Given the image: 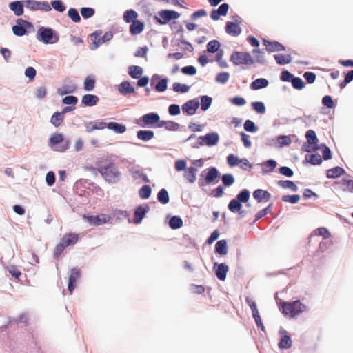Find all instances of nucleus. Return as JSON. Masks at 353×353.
<instances>
[{
	"label": "nucleus",
	"instance_id": "f257e3e1",
	"mask_svg": "<svg viewBox=\"0 0 353 353\" xmlns=\"http://www.w3.org/2000/svg\"><path fill=\"white\" fill-rule=\"evenodd\" d=\"M97 167L103 179L108 183H114L119 181L121 173L110 159L108 158L101 159L97 162Z\"/></svg>",
	"mask_w": 353,
	"mask_h": 353
},
{
	"label": "nucleus",
	"instance_id": "f03ea898",
	"mask_svg": "<svg viewBox=\"0 0 353 353\" xmlns=\"http://www.w3.org/2000/svg\"><path fill=\"white\" fill-rule=\"evenodd\" d=\"M279 309L284 315L292 318L305 312L307 307L300 301H294L292 302H281Z\"/></svg>",
	"mask_w": 353,
	"mask_h": 353
},
{
	"label": "nucleus",
	"instance_id": "7ed1b4c3",
	"mask_svg": "<svg viewBox=\"0 0 353 353\" xmlns=\"http://www.w3.org/2000/svg\"><path fill=\"white\" fill-rule=\"evenodd\" d=\"M249 199L250 192L245 189L236 196V199H233L230 201L228 209L233 213L238 212L241 216H243L244 211L241 210V203H246Z\"/></svg>",
	"mask_w": 353,
	"mask_h": 353
},
{
	"label": "nucleus",
	"instance_id": "20e7f679",
	"mask_svg": "<svg viewBox=\"0 0 353 353\" xmlns=\"http://www.w3.org/2000/svg\"><path fill=\"white\" fill-rule=\"evenodd\" d=\"M37 39L46 44L55 43L59 41V37L54 34L52 29L43 27L38 30Z\"/></svg>",
	"mask_w": 353,
	"mask_h": 353
},
{
	"label": "nucleus",
	"instance_id": "39448f33",
	"mask_svg": "<svg viewBox=\"0 0 353 353\" xmlns=\"http://www.w3.org/2000/svg\"><path fill=\"white\" fill-rule=\"evenodd\" d=\"M230 61L236 65L252 64L254 60L248 52H234L230 56Z\"/></svg>",
	"mask_w": 353,
	"mask_h": 353
},
{
	"label": "nucleus",
	"instance_id": "423d86ee",
	"mask_svg": "<svg viewBox=\"0 0 353 353\" xmlns=\"http://www.w3.org/2000/svg\"><path fill=\"white\" fill-rule=\"evenodd\" d=\"M112 37V33L110 32H105L103 35H102L101 31L94 32L90 35V39L93 44V47L91 48L92 50L97 49L101 44L111 40Z\"/></svg>",
	"mask_w": 353,
	"mask_h": 353
},
{
	"label": "nucleus",
	"instance_id": "0eeeda50",
	"mask_svg": "<svg viewBox=\"0 0 353 353\" xmlns=\"http://www.w3.org/2000/svg\"><path fill=\"white\" fill-rule=\"evenodd\" d=\"M83 219H85L91 225L99 226L108 223L111 220V216L106 214H101L97 216L84 214Z\"/></svg>",
	"mask_w": 353,
	"mask_h": 353
},
{
	"label": "nucleus",
	"instance_id": "6e6552de",
	"mask_svg": "<svg viewBox=\"0 0 353 353\" xmlns=\"http://www.w3.org/2000/svg\"><path fill=\"white\" fill-rule=\"evenodd\" d=\"M180 14L174 10H165L159 12L157 21L160 24H165L172 19H176Z\"/></svg>",
	"mask_w": 353,
	"mask_h": 353
},
{
	"label": "nucleus",
	"instance_id": "1a4fd4ad",
	"mask_svg": "<svg viewBox=\"0 0 353 353\" xmlns=\"http://www.w3.org/2000/svg\"><path fill=\"white\" fill-rule=\"evenodd\" d=\"M219 140V134L216 132L208 133L205 136H201L198 138L199 145H208L212 146L217 144Z\"/></svg>",
	"mask_w": 353,
	"mask_h": 353
},
{
	"label": "nucleus",
	"instance_id": "9d476101",
	"mask_svg": "<svg viewBox=\"0 0 353 353\" xmlns=\"http://www.w3.org/2000/svg\"><path fill=\"white\" fill-rule=\"evenodd\" d=\"M81 272L80 270L74 268L70 271V274L68 279V288L70 294L74 290L77 286V282L80 279Z\"/></svg>",
	"mask_w": 353,
	"mask_h": 353
},
{
	"label": "nucleus",
	"instance_id": "9b49d317",
	"mask_svg": "<svg viewBox=\"0 0 353 353\" xmlns=\"http://www.w3.org/2000/svg\"><path fill=\"white\" fill-rule=\"evenodd\" d=\"M305 137L307 141V152H312L318 150L319 148L316 145L318 139L314 130H310L306 132Z\"/></svg>",
	"mask_w": 353,
	"mask_h": 353
},
{
	"label": "nucleus",
	"instance_id": "f8f14e48",
	"mask_svg": "<svg viewBox=\"0 0 353 353\" xmlns=\"http://www.w3.org/2000/svg\"><path fill=\"white\" fill-rule=\"evenodd\" d=\"M199 107V102L197 99L189 100L182 105V110L188 115H193Z\"/></svg>",
	"mask_w": 353,
	"mask_h": 353
},
{
	"label": "nucleus",
	"instance_id": "ddd939ff",
	"mask_svg": "<svg viewBox=\"0 0 353 353\" xmlns=\"http://www.w3.org/2000/svg\"><path fill=\"white\" fill-rule=\"evenodd\" d=\"M219 177V171L214 168H210L208 170L207 174L205 175V179L203 181H200V186H203L206 185L211 184L214 182L215 179Z\"/></svg>",
	"mask_w": 353,
	"mask_h": 353
},
{
	"label": "nucleus",
	"instance_id": "4468645a",
	"mask_svg": "<svg viewBox=\"0 0 353 353\" xmlns=\"http://www.w3.org/2000/svg\"><path fill=\"white\" fill-rule=\"evenodd\" d=\"M63 136L61 134L56 133L52 134L49 139V145L51 148H52L55 151L63 152L65 150L66 148L62 147L61 149H59L57 147L58 143L63 142Z\"/></svg>",
	"mask_w": 353,
	"mask_h": 353
},
{
	"label": "nucleus",
	"instance_id": "2eb2a0df",
	"mask_svg": "<svg viewBox=\"0 0 353 353\" xmlns=\"http://www.w3.org/2000/svg\"><path fill=\"white\" fill-rule=\"evenodd\" d=\"M263 45L268 52H279L285 50V47L283 44L278 41H269L266 39L263 40Z\"/></svg>",
	"mask_w": 353,
	"mask_h": 353
},
{
	"label": "nucleus",
	"instance_id": "dca6fc26",
	"mask_svg": "<svg viewBox=\"0 0 353 353\" xmlns=\"http://www.w3.org/2000/svg\"><path fill=\"white\" fill-rule=\"evenodd\" d=\"M117 90L122 95H128L135 92L134 88L128 81H123L117 85Z\"/></svg>",
	"mask_w": 353,
	"mask_h": 353
},
{
	"label": "nucleus",
	"instance_id": "f3484780",
	"mask_svg": "<svg viewBox=\"0 0 353 353\" xmlns=\"http://www.w3.org/2000/svg\"><path fill=\"white\" fill-rule=\"evenodd\" d=\"M229 6L228 3L221 4L217 10H213L211 12V18L216 21L219 19L220 16H225L228 13Z\"/></svg>",
	"mask_w": 353,
	"mask_h": 353
},
{
	"label": "nucleus",
	"instance_id": "a211bd4d",
	"mask_svg": "<svg viewBox=\"0 0 353 353\" xmlns=\"http://www.w3.org/2000/svg\"><path fill=\"white\" fill-rule=\"evenodd\" d=\"M225 31L228 34L236 37L241 32V28L238 23L228 21L226 23Z\"/></svg>",
	"mask_w": 353,
	"mask_h": 353
},
{
	"label": "nucleus",
	"instance_id": "6ab92c4d",
	"mask_svg": "<svg viewBox=\"0 0 353 353\" xmlns=\"http://www.w3.org/2000/svg\"><path fill=\"white\" fill-rule=\"evenodd\" d=\"M142 121L144 123L145 125H151L154 123H157L160 121V117L157 113L151 112L144 114L141 117Z\"/></svg>",
	"mask_w": 353,
	"mask_h": 353
},
{
	"label": "nucleus",
	"instance_id": "aec40b11",
	"mask_svg": "<svg viewBox=\"0 0 353 353\" xmlns=\"http://www.w3.org/2000/svg\"><path fill=\"white\" fill-rule=\"evenodd\" d=\"M254 198L258 201V203H261L263 201H268L270 198V194L266 191L261 189H258L253 192Z\"/></svg>",
	"mask_w": 353,
	"mask_h": 353
},
{
	"label": "nucleus",
	"instance_id": "412c9836",
	"mask_svg": "<svg viewBox=\"0 0 353 353\" xmlns=\"http://www.w3.org/2000/svg\"><path fill=\"white\" fill-rule=\"evenodd\" d=\"M17 23L18 25L14 26L12 27L13 33L17 36H23L26 34V30L21 26L22 23L30 24L29 22L22 19H18L17 20Z\"/></svg>",
	"mask_w": 353,
	"mask_h": 353
},
{
	"label": "nucleus",
	"instance_id": "4be33fe9",
	"mask_svg": "<svg viewBox=\"0 0 353 353\" xmlns=\"http://www.w3.org/2000/svg\"><path fill=\"white\" fill-rule=\"evenodd\" d=\"M24 2L15 1L10 3L9 8L16 16H21L23 14Z\"/></svg>",
	"mask_w": 353,
	"mask_h": 353
},
{
	"label": "nucleus",
	"instance_id": "5701e85b",
	"mask_svg": "<svg viewBox=\"0 0 353 353\" xmlns=\"http://www.w3.org/2000/svg\"><path fill=\"white\" fill-rule=\"evenodd\" d=\"M79 239V235L74 233H68L63 236L61 241L66 246L68 247L74 245Z\"/></svg>",
	"mask_w": 353,
	"mask_h": 353
},
{
	"label": "nucleus",
	"instance_id": "b1692460",
	"mask_svg": "<svg viewBox=\"0 0 353 353\" xmlns=\"http://www.w3.org/2000/svg\"><path fill=\"white\" fill-rule=\"evenodd\" d=\"M157 126L158 128H164L166 130L173 131L177 130L179 128V123L171 121H159Z\"/></svg>",
	"mask_w": 353,
	"mask_h": 353
},
{
	"label": "nucleus",
	"instance_id": "393cba45",
	"mask_svg": "<svg viewBox=\"0 0 353 353\" xmlns=\"http://www.w3.org/2000/svg\"><path fill=\"white\" fill-rule=\"evenodd\" d=\"M81 101L86 106H93L99 101V97L97 95L87 94L82 97Z\"/></svg>",
	"mask_w": 353,
	"mask_h": 353
},
{
	"label": "nucleus",
	"instance_id": "a878e982",
	"mask_svg": "<svg viewBox=\"0 0 353 353\" xmlns=\"http://www.w3.org/2000/svg\"><path fill=\"white\" fill-rule=\"evenodd\" d=\"M228 270L229 268L226 264L221 263L218 265L216 270V275L217 278L221 281H225Z\"/></svg>",
	"mask_w": 353,
	"mask_h": 353
},
{
	"label": "nucleus",
	"instance_id": "bb28decb",
	"mask_svg": "<svg viewBox=\"0 0 353 353\" xmlns=\"http://www.w3.org/2000/svg\"><path fill=\"white\" fill-rule=\"evenodd\" d=\"M144 28V24L140 21H134L130 26V32L132 35L141 33Z\"/></svg>",
	"mask_w": 353,
	"mask_h": 353
},
{
	"label": "nucleus",
	"instance_id": "cd10ccee",
	"mask_svg": "<svg viewBox=\"0 0 353 353\" xmlns=\"http://www.w3.org/2000/svg\"><path fill=\"white\" fill-rule=\"evenodd\" d=\"M345 173L343 168L336 166L327 170V178H337Z\"/></svg>",
	"mask_w": 353,
	"mask_h": 353
},
{
	"label": "nucleus",
	"instance_id": "c85d7f7f",
	"mask_svg": "<svg viewBox=\"0 0 353 353\" xmlns=\"http://www.w3.org/2000/svg\"><path fill=\"white\" fill-rule=\"evenodd\" d=\"M274 58L279 65H285L288 64L292 61V57L290 54H274Z\"/></svg>",
	"mask_w": 353,
	"mask_h": 353
},
{
	"label": "nucleus",
	"instance_id": "c756f323",
	"mask_svg": "<svg viewBox=\"0 0 353 353\" xmlns=\"http://www.w3.org/2000/svg\"><path fill=\"white\" fill-rule=\"evenodd\" d=\"M154 134L151 130H139L137 132V138L144 141H148L153 139Z\"/></svg>",
	"mask_w": 353,
	"mask_h": 353
},
{
	"label": "nucleus",
	"instance_id": "7c9ffc66",
	"mask_svg": "<svg viewBox=\"0 0 353 353\" xmlns=\"http://www.w3.org/2000/svg\"><path fill=\"white\" fill-rule=\"evenodd\" d=\"M128 74L133 79H139L143 74V69L140 66L132 65L128 68Z\"/></svg>",
	"mask_w": 353,
	"mask_h": 353
},
{
	"label": "nucleus",
	"instance_id": "2f4dec72",
	"mask_svg": "<svg viewBox=\"0 0 353 353\" xmlns=\"http://www.w3.org/2000/svg\"><path fill=\"white\" fill-rule=\"evenodd\" d=\"M227 242L225 240H220L215 245L216 252L220 255H225L228 252Z\"/></svg>",
	"mask_w": 353,
	"mask_h": 353
},
{
	"label": "nucleus",
	"instance_id": "473e14b6",
	"mask_svg": "<svg viewBox=\"0 0 353 353\" xmlns=\"http://www.w3.org/2000/svg\"><path fill=\"white\" fill-rule=\"evenodd\" d=\"M145 212L146 210L143 207L139 206L137 208L134 214V222L135 223H139L144 217Z\"/></svg>",
	"mask_w": 353,
	"mask_h": 353
},
{
	"label": "nucleus",
	"instance_id": "72a5a7b5",
	"mask_svg": "<svg viewBox=\"0 0 353 353\" xmlns=\"http://www.w3.org/2000/svg\"><path fill=\"white\" fill-rule=\"evenodd\" d=\"M268 85V81L267 79L260 78V79H257L254 80L251 83V88L253 90H259V89L264 88L267 87Z\"/></svg>",
	"mask_w": 353,
	"mask_h": 353
},
{
	"label": "nucleus",
	"instance_id": "f704fd0d",
	"mask_svg": "<svg viewBox=\"0 0 353 353\" xmlns=\"http://www.w3.org/2000/svg\"><path fill=\"white\" fill-rule=\"evenodd\" d=\"M292 341L290 336L284 335L279 343V347L280 349H289L291 347Z\"/></svg>",
	"mask_w": 353,
	"mask_h": 353
},
{
	"label": "nucleus",
	"instance_id": "c9c22d12",
	"mask_svg": "<svg viewBox=\"0 0 353 353\" xmlns=\"http://www.w3.org/2000/svg\"><path fill=\"white\" fill-rule=\"evenodd\" d=\"M63 119L64 116L61 112H57L52 114L50 122L54 126L59 127L63 121Z\"/></svg>",
	"mask_w": 353,
	"mask_h": 353
},
{
	"label": "nucleus",
	"instance_id": "e433bc0d",
	"mask_svg": "<svg viewBox=\"0 0 353 353\" xmlns=\"http://www.w3.org/2000/svg\"><path fill=\"white\" fill-rule=\"evenodd\" d=\"M278 185L283 188H289L294 192H296L298 189L296 185L292 181L289 180H279Z\"/></svg>",
	"mask_w": 353,
	"mask_h": 353
},
{
	"label": "nucleus",
	"instance_id": "4c0bfd02",
	"mask_svg": "<svg viewBox=\"0 0 353 353\" xmlns=\"http://www.w3.org/2000/svg\"><path fill=\"white\" fill-rule=\"evenodd\" d=\"M196 168L194 167H190L187 169L184 174L185 178L190 182L193 183L196 180Z\"/></svg>",
	"mask_w": 353,
	"mask_h": 353
},
{
	"label": "nucleus",
	"instance_id": "58836bf2",
	"mask_svg": "<svg viewBox=\"0 0 353 353\" xmlns=\"http://www.w3.org/2000/svg\"><path fill=\"white\" fill-rule=\"evenodd\" d=\"M108 128L112 130L117 133H123L126 131L125 125L117 123L116 122H110L108 123Z\"/></svg>",
	"mask_w": 353,
	"mask_h": 353
},
{
	"label": "nucleus",
	"instance_id": "ea45409f",
	"mask_svg": "<svg viewBox=\"0 0 353 353\" xmlns=\"http://www.w3.org/2000/svg\"><path fill=\"white\" fill-rule=\"evenodd\" d=\"M305 159L312 165H319L322 162V158L319 154H307Z\"/></svg>",
	"mask_w": 353,
	"mask_h": 353
},
{
	"label": "nucleus",
	"instance_id": "a19ab883",
	"mask_svg": "<svg viewBox=\"0 0 353 353\" xmlns=\"http://www.w3.org/2000/svg\"><path fill=\"white\" fill-rule=\"evenodd\" d=\"M158 201L162 204H166L169 202L170 198L168 192L165 189H161L157 194Z\"/></svg>",
	"mask_w": 353,
	"mask_h": 353
},
{
	"label": "nucleus",
	"instance_id": "79ce46f5",
	"mask_svg": "<svg viewBox=\"0 0 353 353\" xmlns=\"http://www.w3.org/2000/svg\"><path fill=\"white\" fill-rule=\"evenodd\" d=\"M169 225L172 229H179L183 225V221L179 216H175L170 219Z\"/></svg>",
	"mask_w": 353,
	"mask_h": 353
},
{
	"label": "nucleus",
	"instance_id": "37998d69",
	"mask_svg": "<svg viewBox=\"0 0 353 353\" xmlns=\"http://www.w3.org/2000/svg\"><path fill=\"white\" fill-rule=\"evenodd\" d=\"M137 13L133 10H129L124 12L123 19L127 23L133 22L137 17Z\"/></svg>",
	"mask_w": 353,
	"mask_h": 353
},
{
	"label": "nucleus",
	"instance_id": "c03bdc74",
	"mask_svg": "<svg viewBox=\"0 0 353 353\" xmlns=\"http://www.w3.org/2000/svg\"><path fill=\"white\" fill-rule=\"evenodd\" d=\"M95 86V80L94 78L91 77H88L85 78L83 83V88L86 91H91L94 88Z\"/></svg>",
	"mask_w": 353,
	"mask_h": 353
},
{
	"label": "nucleus",
	"instance_id": "a18cd8bd",
	"mask_svg": "<svg viewBox=\"0 0 353 353\" xmlns=\"http://www.w3.org/2000/svg\"><path fill=\"white\" fill-rule=\"evenodd\" d=\"M219 48L220 43L217 40H212L207 45V50L210 53L217 52Z\"/></svg>",
	"mask_w": 353,
	"mask_h": 353
},
{
	"label": "nucleus",
	"instance_id": "49530a36",
	"mask_svg": "<svg viewBox=\"0 0 353 353\" xmlns=\"http://www.w3.org/2000/svg\"><path fill=\"white\" fill-rule=\"evenodd\" d=\"M52 7L57 11L63 12L65 10L66 7L61 0H54L51 1Z\"/></svg>",
	"mask_w": 353,
	"mask_h": 353
},
{
	"label": "nucleus",
	"instance_id": "de8ad7c7",
	"mask_svg": "<svg viewBox=\"0 0 353 353\" xmlns=\"http://www.w3.org/2000/svg\"><path fill=\"white\" fill-rule=\"evenodd\" d=\"M252 107L259 114H263L265 112V106L263 102H253L252 103Z\"/></svg>",
	"mask_w": 353,
	"mask_h": 353
},
{
	"label": "nucleus",
	"instance_id": "09e8293b",
	"mask_svg": "<svg viewBox=\"0 0 353 353\" xmlns=\"http://www.w3.org/2000/svg\"><path fill=\"white\" fill-rule=\"evenodd\" d=\"M151 194V188L148 185H143L140 190H139V196L143 199H146L150 197Z\"/></svg>",
	"mask_w": 353,
	"mask_h": 353
},
{
	"label": "nucleus",
	"instance_id": "8fccbe9b",
	"mask_svg": "<svg viewBox=\"0 0 353 353\" xmlns=\"http://www.w3.org/2000/svg\"><path fill=\"white\" fill-rule=\"evenodd\" d=\"M212 103V98L208 96H203L201 99V108L203 111L207 110Z\"/></svg>",
	"mask_w": 353,
	"mask_h": 353
},
{
	"label": "nucleus",
	"instance_id": "3c124183",
	"mask_svg": "<svg viewBox=\"0 0 353 353\" xmlns=\"http://www.w3.org/2000/svg\"><path fill=\"white\" fill-rule=\"evenodd\" d=\"M167 88L168 79L166 78L161 79L155 85V90L159 92L165 91Z\"/></svg>",
	"mask_w": 353,
	"mask_h": 353
},
{
	"label": "nucleus",
	"instance_id": "603ef678",
	"mask_svg": "<svg viewBox=\"0 0 353 353\" xmlns=\"http://www.w3.org/2000/svg\"><path fill=\"white\" fill-rule=\"evenodd\" d=\"M291 83L292 87L296 90H302L305 87V83L299 77H294Z\"/></svg>",
	"mask_w": 353,
	"mask_h": 353
},
{
	"label": "nucleus",
	"instance_id": "864d4df0",
	"mask_svg": "<svg viewBox=\"0 0 353 353\" xmlns=\"http://www.w3.org/2000/svg\"><path fill=\"white\" fill-rule=\"evenodd\" d=\"M173 90L176 92L185 93L189 90V87L185 84L176 82L173 83Z\"/></svg>",
	"mask_w": 353,
	"mask_h": 353
},
{
	"label": "nucleus",
	"instance_id": "5fc2aeb1",
	"mask_svg": "<svg viewBox=\"0 0 353 353\" xmlns=\"http://www.w3.org/2000/svg\"><path fill=\"white\" fill-rule=\"evenodd\" d=\"M68 17L75 23L81 21V17L77 9L70 8L68 10Z\"/></svg>",
	"mask_w": 353,
	"mask_h": 353
},
{
	"label": "nucleus",
	"instance_id": "6e6d98bb",
	"mask_svg": "<svg viewBox=\"0 0 353 353\" xmlns=\"http://www.w3.org/2000/svg\"><path fill=\"white\" fill-rule=\"evenodd\" d=\"M300 200V196L299 194L294 195H284L282 197V201L284 202H289L291 203H296Z\"/></svg>",
	"mask_w": 353,
	"mask_h": 353
},
{
	"label": "nucleus",
	"instance_id": "4d7b16f0",
	"mask_svg": "<svg viewBox=\"0 0 353 353\" xmlns=\"http://www.w3.org/2000/svg\"><path fill=\"white\" fill-rule=\"evenodd\" d=\"M66 248L67 247L62 243V241H60L54 250V257L55 259H58Z\"/></svg>",
	"mask_w": 353,
	"mask_h": 353
},
{
	"label": "nucleus",
	"instance_id": "13d9d810",
	"mask_svg": "<svg viewBox=\"0 0 353 353\" xmlns=\"http://www.w3.org/2000/svg\"><path fill=\"white\" fill-rule=\"evenodd\" d=\"M25 6L30 10H39V1L34 0L24 1Z\"/></svg>",
	"mask_w": 353,
	"mask_h": 353
},
{
	"label": "nucleus",
	"instance_id": "bf43d9fd",
	"mask_svg": "<svg viewBox=\"0 0 353 353\" xmlns=\"http://www.w3.org/2000/svg\"><path fill=\"white\" fill-rule=\"evenodd\" d=\"M81 14L84 19L90 18L94 14V10L92 8H82Z\"/></svg>",
	"mask_w": 353,
	"mask_h": 353
},
{
	"label": "nucleus",
	"instance_id": "052dcab7",
	"mask_svg": "<svg viewBox=\"0 0 353 353\" xmlns=\"http://www.w3.org/2000/svg\"><path fill=\"white\" fill-rule=\"evenodd\" d=\"M252 53L254 54L255 59L257 62L263 63L265 62L263 52L259 49H254Z\"/></svg>",
	"mask_w": 353,
	"mask_h": 353
},
{
	"label": "nucleus",
	"instance_id": "680f3d73",
	"mask_svg": "<svg viewBox=\"0 0 353 353\" xmlns=\"http://www.w3.org/2000/svg\"><path fill=\"white\" fill-rule=\"evenodd\" d=\"M222 181L225 186H230L234 183V179L231 174H225L222 176Z\"/></svg>",
	"mask_w": 353,
	"mask_h": 353
},
{
	"label": "nucleus",
	"instance_id": "e2e57ef3",
	"mask_svg": "<svg viewBox=\"0 0 353 353\" xmlns=\"http://www.w3.org/2000/svg\"><path fill=\"white\" fill-rule=\"evenodd\" d=\"M314 233L315 235L322 236L323 239H328L330 236V233L325 228H319Z\"/></svg>",
	"mask_w": 353,
	"mask_h": 353
},
{
	"label": "nucleus",
	"instance_id": "0e129e2a",
	"mask_svg": "<svg viewBox=\"0 0 353 353\" xmlns=\"http://www.w3.org/2000/svg\"><path fill=\"white\" fill-rule=\"evenodd\" d=\"M244 129L250 132H255L257 130V127L253 121L247 120L244 123Z\"/></svg>",
	"mask_w": 353,
	"mask_h": 353
},
{
	"label": "nucleus",
	"instance_id": "69168bd1",
	"mask_svg": "<svg viewBox=\"0 0 353 353\" xmlns=\"http://www.w3.org/2000/svg\"><path fill=\"white\" fill-rule=\"evenodd\" d=\"M229 73L226 72H222L217 74L216 77V80L217 82L221 83H225L228 81L229 79Z\"/></svg>",
	"mask_w": 353,
	"mask_h": 353
},
{
	"label": "nucleus",
	"instance_id": "338daca9",
	"mask_svg": "<svg viewBox=\"0 0 353 353\" xmlns=\"http://www.w3.org/2000/svg\"><path fill=\"white\" fill-rule=\"evenodd\" d=\"M227 161L230 166L234 167L239 163L240 160L236 156L231 154L228 156Z\"/></svg>",
	"mask_w": 353,
	"mask_h": 353
},
{
	"label": "nucleus",
	"instance_id": "774afa93",
	"mask_svg": "<svg viewBox=\"0 0 353 353\" xmlns=\"http://www.w3.org/2000/svg\"><path fill=\"white\" fill-rule=\"evenodd\" d=\"M341 184L345 186L344 190H347L350 192L353 191V181L349 180L346 179H343L341 180Z\"/></svg>",
	"mask_w": 353,
	"mask_h": 353
}]
</instances>
